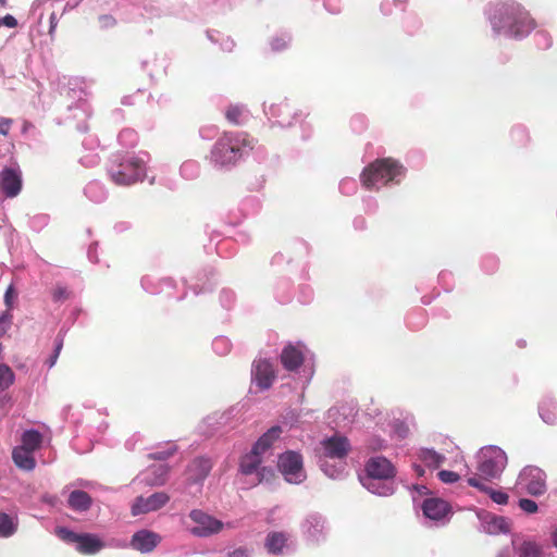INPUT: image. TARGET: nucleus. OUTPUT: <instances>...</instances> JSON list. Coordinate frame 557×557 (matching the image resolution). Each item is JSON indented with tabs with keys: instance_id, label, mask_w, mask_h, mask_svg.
<instances>
[{
	"instance_id": "20",
	"label": "nucleus",
	"mask_w": 557,
	"mask_h": 557,
	"mask_svg": "<svg viewBox=\"0 0 557 557\" xmlns=\"http://www.w3.org/2000/svg\"><path fill=\"white\" fill-rule=\"evenodd\" d=\"M264 457L258 451H256L253 448H251L250 453L244 455L240 458L239 461V471L244 475H251L256 474L257 471L260 469L261 463L263 461Z\"/></svg>"
},
{
	"instance_id": "26",
	"label": "nucleus",
	"mask_w": 557,
	"mask_h": 557,
	"mask_svg": "<svg viewBox=\"0 0 557 557\" xmlns=\"http://www.w3.org/2000/svg\"><path fill=\"white\" fill-rule=\"evenodd\" d=\"M42 443V435L36 430L25 431L22 435V447L32 451L37 450Z\"/></svg>"
},
{
	"instance_id": "6",
	"label": "nucleus",
	"mask_w": 557,
	"mask_h": 557,
	"mask_svg": "<svg viewBox=\"0 0 557 557\" xmlns=\"http://www.w3.org/2000/svg\"><path fill=\"white\" fill-rule=\"evenodd\" d=\"M57 535L65 543L75 544L76 550L83 555H95L104 547L103 541L92 533H75L67 528H58Z\"/></svg>"
},
{
	"instance_id": "49",
	"label": "nucleus",
	"mask_w": 557,
	"mask_h": 557,
	"mask_svg": "<svg viewBox=\"0 0 557 557\" xmlns=\"http://www.w3.org/2000/svg\"><path fill=\"white\" fill-rule=\"evenodd\" d=\"M414 468H416V471H417V473H418L419 475H422V474L424 473V470L422 469V467H421V466H416Z\"/></svg>"
},
{
	"instance_id": "21",
	"label": "nucleus",
	"mask_w": 557,
	"mask_h": 557,
	"mask_svg": "<svg viewBox=\"0 0 557 557\" xmlns=\"http://www.w3.org/2000/svg\"><path fill=\"white\" fill-rule=\"evenodd\" d=\"M32 450L22 446L15 447L12 451V459L20 469L30 471L36 467V460Z\"/></svg>"
},
{
	"instance_id": "18",
	"label": "nucleus",
	"mask_w": 557,
	"mask_h": 557,
	"mask_svg": "<svg viewBox=\"0 0 557 557\" xmlns=\"http://www.w3.org/2000/svg\"><path fill=\"white\" fill-rule=\"evenodd\" d=\"M422 510L425 517L432 520H441L448 511V504L440 498H428L423 502Z\"/></svg>"
},
{
	"instance_id": "36",
	"label": "nucleus",
	"mask_w": 557,
	"mask_h": 557,
	"mask_svg": "<svg viewBox=\"0 0 557 557\" xmlns=\"http://www.w3.org/2000/svg\"><path fill=\"white\" fill-rule=\"evenodd\" d=\"M69 292L63 286H57L52 292V298L54 301H64L69 298Z\"/></svg>"
},
{
	"instance_id": "45",
	"label": "nucleus",
	"mask_w": 557,
	"mask_h": 557,
	"mask_svg": "<svg viewBox=\"0 0 557 557\" xmlns=\"http://www.w3.org/2000/svg\"><path fill=\"white\" fill-rule=\"evenodd\" d=\"M271 45L274 50H282L286 48L287 42L283 38H275Z\"/></svg>"
},
{
	"instance_id": "5",
	"label": "nucleus",
	"mask_w": 557,
	"mask_h": 557,
	"mask_svg": "<svg viewBox=\"0 0 557 557\" xmlns=\"http://www.w3.org/2000/svg\"><path fill=\"white\" fill-rule=\"evenodd\" d=\"M110 176L114 184L128 186L144 180L145 162L137 157H127L117 163V168L110 169Z\"/></svg>"
},
{
	"instance_id": "11",
	"label": "nucleus",
	"mask_w": 557,
	"mask_h": 557,
	"mask_svg": "<svg viewBox=\"0 0 557 557\" xmlns=\"http://www.w3.org/2000/svg\"><path fill=\"white\" fill-rule=\"evenodd\" d=\"M351 449L347 437L335 434L321 442L322 455L331 459H344Z\"/></svg>"
},
{
	"instance_id": "39",
	"label": "nucleus",
	"mask_w": 557,
	"mask_h": 557,
	"mask_svg": "<svg viewBox=\"0 0 557 557\" xmlns=\"http://www.w3.org/2000/svg\"><path fill=\"white\" fill-rule=\"evenodd\" d=\"M99 23L102 28L113 27L116 23L115 18L111 15H101L99 17Z\"/></svg>"
},
{
	"instance_id": "29",
	"label": "nucleus",
	"mask_w": 557,
	"mask_h": 557,
	"mask_svg": "<svg viewBox=\"0 0 557 557\" xmlns=\"http://www.w3.org/2000/svg\"><path fill=\"white\" fill-rule=\"evenodd\" d=\"M14 381V374L12 370L5 366H0V391L8 388Z\"/></svg>"
},
{
	"instance_id": "51",
	"label": "nucleus",
	"mask_w": 557,
	"mask_h": 557,
	"mask_svg": "<svg viewBox=\"0 0 557 557\" xmlns=\"http://www.w3.org/2000/svg\"><path fill=\"white\" fill-rule=\"evenodd\" d=\"M0 4L1 5H5L7 4V0H0Z\"/></svg>"
},
{
	"instance_id": "35",
	"label": "nucleus",
	"mask_w": 557,
	"mask_h": 557,
	"mask_svg": "<svg viewBox=\"0 0 557 557\" xmlns=\"http://www.w3.org/2000/svg\"><path fill=\"white\" fill-rule=\"evenodd\" d=\"M519 507L527 513H534L537 511V504L529 498H521L519 500Z\"/></svg>"
},
{
	"instance_id": "27",
	"label": "nucleus",
	"mask_w": 557,
	"mask_h": 557,
	"mask_svg": "<svg viewBox=\"0 0 557 557\" xmlns=\"http://www.w3.org/2000/svg\"><path fill=\"white\" fill-rule=\"evenodd\" d=\"M419 457L430 468H438L445 461L443 455L432 449H422Z\"/></svg>"
},
{
	"instance_id": "41",
	"label": "nucleus",
	"mask_w": 557,
	"mask_h": 557,
	"mask_svg": "<svg viewBox=\"0 0 557 557\" xmlns=\"http://www.w3.org/2000/svg\"><path fill=\"white\" fill-rule=\"evenodd\" d=\"M13 121L11 119L2 117L0 119V134L7 136L11 128Z\"/></svg>"
},
{
	"instance_id": "50",
	"label": "nucleus",
	"mask_w": 557,
	"mask_h": 557,
	"mask_svg": "<svg viewBox=\"0 0 557 557\" xmlns=\"http://www.w3.org/2000/svg\"><path fill=\"white\" fill-rule=\"evenodd\" d=\"M554 544L557 547V531L554 533Z\"/></svg>"
},
{
	"instance_id": "48",
	"label": "nucleus",
	"mask_w": 557,
	"mask_h": 557,
	"mask_svg": "<svg viewBox=\"0 0 557 557\" xmlns=\"http://www.w3.org/2000/svg\"><path fill=\"white\" fill-rule=\"evenodd\" d=\"M541 416H542V418H543V420H544L545 422H547V423H552V422H554V417H552L550 414H547V416H546V414L544 413V408H543V407H541Z\"/></svg>"
},
{
	"instance_id": "46",
	"label": "nucleus",
	"mask_w": 557,
	"mask_h": 557,
	"mask_svg": "<svg viewBox=\"0 0 557 557\" xmlns=\"http://www.w3.org/2000/svg\"><path fill=\"white\" fill-rule=\"evenodd\" d=\"M49 22H50L49 34L52 36L54 34V32H55L57 26H58V17H57V14L54 12L51 13Z\"/></svg>"
},
{
	"instance_id": "25",
	"label": "nucleus",
	"mask_w": 557,
	"mask_h": 557,
	"mask_svg": "<svg viewBox=\"0 0 557 557\" xmlns=\"http://www.w3.org/2000/svg\"><path fill=\"white\" fill-rule=\"evenodd\" d=\"M513 545L518 557H542L541 547L535 542L524 541L518 546Z\"/></svg>"
},
{
	"instance_id": "10",
	"label": "nucleus",
	"mask_w": 557,
	"mask_h": 557,
	"mask_svg": "<svg viewBox=\"0 0 557 557\" xmlns=\"http://www.w3.org/2000/svg\"><path fill=\"white\" fill-rule=\"evenodd\" d=\"M170 500V496L165 492H156L147 497L138 496L132 505V515L139 516L151 511L159 510Z\"/></svg>"
},
{
	"instance_id": "8",
	"label": "nucleus",
	"mask_w": 557,
	"mask_h": 557,
	"mask_svg": "<svg viewBox=\"0 0 557 557\" xmlns=\"http://www.w3.org/2000/svg\"><path fill=\"white\" fill-rule=\"evenodd\" d=\"M189 518L196 523V527L190 529V533L198 537L216 534L223 529L222 521L199 509L191 510Z\"/></svg>"
},
{
	"instance_id": "9",
	"label": "nucleus",
	"mask_w": 557,
	"mask_h": 557,
	"mask_svg": "<svg viewBox=\"0 0 557 557\" xmlns=\"http://www.w3.org/2000/svg\"><path fill=\"white\" fill-rule=\"evenodd\" d=\"M546 475L537 467H525L519 475V483L531 495H541L546 491Z\"/></svg>"
},
{
	"instance_id": "42",
	"label": "nucleus",
	"mask_w": 557,
	"mask_h": 557,
	"mask_svg": "<svg viewBox=\"0 0 557 557\" xmlns=\"http://www.w3.org/2000/svg\"><path fill=\"white\" fill-rule=\"evenodd\" d=\"M249 550L246 547H238L227 554V557H248Z\"/></svg>"
},
{
	"instance_id": "32",
	"label": "nucleus",
	"mask_w": 557,
	"mask_h": 557,
	"mask_svg": "<svg viewBox=\"0 0 557 557\" xmlns=\"http://www.w3.org/2000/svg\"><path fill=\"white\" fill-rule=\"evenodd\" d=\"M152 472L156 474V478L151 480V484L153 485H162L166 480V475L169 473V467L165 465H160L152 469Z\"/></svg>"
},
{
	"instance_id": "33",
	"label": "nucleus",
	"mask_w": 557,
	"mask_h": 557,
	"mask_svg": "<svg viewBox=\"0 0 557 557\" xmlns=\"http://www.w3.org/2000/svg\"><path fill=\"white\" fill-rule=\"evenodd\" d=\"M257 481L255 484L262 483L263 481L272 480L275 474L272 468L269 467H260V469L256 473Z\"/></svg>"
},
{
	"instance_id": "1",
	"label": "nucleus",
	"mask_w": 557,
	"mask_h": 557,
	"mask_svg": "<svg viewBox=\"0 0 557 557\" xmlns=\"http://www.w3.org/2000/svg\"><path fill=\"white\" fill-rule=\"evenodd\" d=\"M491 23L496 33L504 32L513 37L524 36L535 27L529 12L515 1L497 4Z\"/></svg>"
},
{
	"instance_id": "14",
	"label": "nucleus",
	"mask_w": 557,
	"mask_h": 557,
	"mask_svg": "<svg viewBox=\"0 0 557 557\" xmlns=\"http://www.w3.org/2000/svg\"><path fill=\"white\" fill-rule=\"evenodd\" d=\"M369 479L389 480L395 476V468L385 457L376 456L370 458L364 467Z\"/></svg>"
},
{
	"instance_id": "22",
	"label": "nucleus",
	"mask_w": 557,
	"mask_h": 557,
	"mask_svg": "<svg viewBox=\"0 0 557 557\" xmlns=\"http://www.w3.org/2000/svg\"><path fill=\"white\" fill-rule=\"evenodd\" d=\"M288 537V534L285 532H270L267 535L264 546L270 554H282Z\"/></svg>"
},
{
	"instance_id": "44",
	"label": "nucleus",
	"mask_w": 557,
	"mask_h": 557,
	"mask_svg": "<svg viewBox=\"0 0 557 557\" xmlns=\"http://www.w3.org/2000/svg\"><path fill=\"white\" fill-rule=\"evenodd\" d=\"M16 296L15 294V290L12 286H9L7 292H5V295H4V301L7 304V306H11V302L13 300V298Z\"/></svg>"
},
{
	"instance_id": "38",
	"label": "nucleus",
	"mask_w": 557,
	"mask_h": 557,
	"mask_svg": "<svg viewBox=\"0 0 557 557\" xmlns=\"http://www.w3.org/2000/svg\"><path fill=\"white\" fill-rule=\"evenodd\" d=\"M62 347H63V341L62 339H58L57 343H55L53 355L47 360V363H48V366L50 368L55 364L57 359H58V357L60 355V351H61Z\"/></svg>"
},
{
	"instance_id": "4",
	"label": "nucleus",
	"mask_w": 557,
	"mask_h": 557,
	"mask_svg": "<svg viewBox=\"0 0 557 557\" xmlns=\"http://www.w3.org/2000/svg\"><path fill=\"white\" fill-rule=\"evenodd\" d=\"M506 465L507 456L503 449L496 446L483 448L478 465L479 479L490 481L499 478Z\"/></svg>"
},
{
	"instance_id": "31",
	"label": "nucleus",
	"mask_w": 557,
	"mask_h": 557,
	"mask_svg": "<svg viewBox=\"0 0 557 557\" xmlns=\"http://www.w3.org/2000/svg\"><path fill=\"white\" fill-rule=\"evenodd\" d=\"M244 113V109L239 106H230L225 112V117L228 122L238 125L240 124V117Z\"/></svg>"
},
{
	"instance_id": "13",
	"label": "nucleus",
	"mask_w": 557,
	"mask_h": 557,
	"mask_svg": "<svg viewBox=\"0 0 557 557\" xmlns=\"http://www.w3.org/2000/svg\"><path fill=\"white\" fill-rule=\"evenodd\" d=\"M22 186V174L17 169L4 168L0 172V191L5 197H16L21 193Z\"/></svg>"
},
{
	"instance_id": "28",
	"label": "nucleus",
	"mask_w": 557,
	"mask_h": 557,
	"mask_svg": "<svg viewBox=\"0 0 557 557\" xmlns=\"http://www.w3.org/2000/svg\"><path fill=\"white\" fill-rule=\"evenodd\" d=\"M16 531V524L7 513H0V537H9Z\"/></svg>"
},
{
	"instance_id": "19",
	"label": "nucleus",
	"mask_w": 557,
	"mask_h": 557,
	"mask_svg": "<svg viewBox=\"0 0 557 557\" xmlns=\"http://www.w3.org/2000/svg\"><path fill=\"white\" fill-rule=\"evenodd\" d=\"M282 433L281 426H272L255 443L252 448L263 457L270 451L273 443L278 440Z\"/></svg>"
},
{
	"instance_id": "16",
	"label": "nucleus",
	"mask_w": 557,
	"mask_h": 557,
	"mask_svg": "<svg viewBox=\"0 0 557 557\" xmlns=\"http://www.w3.org/2000/svg\"><path fill=\"white\" fill-rule=\"evenodd\" d=\"M281 363L287 371H297L305 361L302 350L293 344L286 345L281 354Z\"/></svg>"
},
{
	"instance_id": "40",
	"label": "nucleus",
	"mask_w": 557,
	"mask_h": 557,
	"mask_svg": "<svg viewBox=\"0 0 557 557\" xmlns=\"http://www.w3.org/2000/svg\"><path fill=\"white\" fill-rule=\"evenodd\" d=\"M367 487H368L371 492H373V493H377L379 495H384V496H385V495H389V494H392V493H393V488H392V486H391V485H387V484H384V485L382 486V490H381V491H376V490L374 488V483H370V484H368V485H367Z\"/></svg>"
},
{
	"instance_id": "2",
	"label": "nucleus",
	"mask_w": 557,
	"mask_h": 557,
	"mask_svg": "<svg viewBox=\"0 0 557 557\" xmlns=\"http://www.w3.org/2000/svg\"><path fill=\"white\" fill-rule=\"evenodd\" d=\"M405 168L392 158L377 159L370 163L361 173L362 185L367 189L379 188L389 182L398 183V177L405 175Z\"/></svg>"
},
{
	"instance_id": "12",
	"label": "nucleus",
	"mask_w": 557,
	"mask_h": 557,
	"mask_svg": "<svg viewBox=\"0 0 557 557\" xmlns=\"http://www.w3.org/2000/svg\"><path fill=\"white\" fill-rule=\"evenodd\" d=\"M252 381L261 389H268L272 386L276 374L273 364L267 359H258L252 363Z\"/></svg>"
},
{
	"instance_id": "43",
	"label": "nucleus",
	"mask_w": 557,
	"mask_h": 557,
	"mask_svg": "<svg viewBox=\"0 0 557 557\" xmlns=\"http://www.w3.org/2000/svg\"><path fill=\"white\" fill-rule=\"evenodd\" d=\"M2 25H5L7 27H15L17 25V21L12 15H5L3 18H1Z\"/></svg>"
},
{
	"instance_id": "34",
	"label": "nucleus",
	"mask_w": 557,
	"mask_h": 557,
	"mask_svg": "<svg viewBox=\"0 0 557 557\" xmlns=\"http://www.w3.org/2000/svg\"><path fill=\"white\" fill-rule=\"evenodd\" d=\"M438 479L443 483H455L459 480V474L454 471L442 470L437 473Z\"/></svg>"
},
{
	"instance_id": "3",
	"label": "nucleus",
	"mask_w": 557,
	"mask_h": 557,
	"mask_svg": "<svg viewBox=\"0 0 557 557\" xmlns=\"http://www.w3.org/2000/svg\"><path fill=\"white\" fill-rule=\"evenodd\" d=\"M244 147L252 149V140L246 133H225L211 151L212 160L220 165L234 164L242 158Z\"/></svg>"
},
{
	"instance_id": "15",
	"label": "nucleus",
	"mask_w": 557,
	"mask_h": 557,
	"mask_svg": "<svg viewBox=\"0 0 557 557\" xmlns=\"http://www.w3.org/2000/svg\"><path fill=\"white\" fill-rule=\"evenodd\" d=\"M160 541L161 536L159 534L148 530H140L133 535L131 545L136 550L149 553L157 547Z\"/></svg>"
},
{
	"instance_id": "30",
	"label": "nucleus",
	"mask_w": 557,
	"mask_h": 557,
	"mask_svg": "<svg viewBox=\"0 0 557 557\" xmlns=\"http://www.w3.org/2000/svg\"><path fill=\"white\" fill-rule=\"evenodd\" d=\"M488 531L507 533L509 532V523L503 517H494L488 523Z\"/></svg>"
},
{
	"instance_id": "7",
	"label": "nucleus",
	"mask_w": 557,
	"mask_h": 557,
	"mask_svg": "<svg viewBox=\"0 0 557 557\" xmlns=\"http://www.w3.org/2000/svg\"><path fill=\"white\" fill-rule=\"evenodd\" d=\"M277 467L289 483L299 484L306 479L302 457L296 451L289 450L282 454L278 458Z\"/></svg>"
},
{
	"instance_id": "47",
	"label": "nucleus",
	"mask_w": 557,
	"mask_h": 557,
	"mask_svg": "<svg viewBox=\"0 0 557 557\" xmlns=\"http://www.w3.org/2000/svg\"><path fill=\"white\" fill-rule=\"evenodd\" d=\"M9 324V319H7L4 315L0 317V337L5 333Z\"/></svg>"
},
{
	"instance_id": "37",
	"label": "nucleus",
	"mask_w": 557,
	"mask_h": 557,
	"mask_svg": "<svg viewBox=\"0 0 557 557\" xmlns=\"http://www.w3.org/2000/svg\"><path fill=\"white\" fill-rule=\"evenodd\" d=\"M175 450H176L175 446H172L170 449L160 450V451H156L153 454H150L149 457L152 458V459L165 460L169 457H171L175 453Z\"/></svg>"
},
{
	"instance_id": "24",
	"label": "nucleus",
	"mask_w": 557,
	"mask_h": 557,
	"mask_svg": "<svg viewBox=\"0 0 557 557\" xmlns=\"http://www.w3.org/2000/svg\"><path fill=\"white\" fill-rule=\"evenodd\" d=\"M468 484L470 486L476 487L480 491L486 492L490 494L493 502L499 505H505L508 503V495L500 491H494L490 487H487L481 479H479L476 475L471 476L468 479Z\"/></svg>"
},
{
	"instance_id": "23",
	"label": "nucleus",
	"mask_w": 557,
	"mask_h": 557,
	"mask_svg": "<svg viewBox=\"0 0 557 557\" xmlns=\"http://www.w3.org/2000/svg\"><path fill=\"white\" fill-rule=\"evenodd\" d=\"M67 504L75 511H86L90 508L92 499L87 492L75 490L69 495Z\"/></svg>"
},
{
	"instance_id": "17",
	"label": "nucleus",
	"mask_w": 557,
	"mask_h": 557,
	"mask_svg": "<svg viewBox=\"0 0 557 557\" xmlns=\"http://www.w3.org/2000/svg\"><path fill=\"white\" fill-rule=\"evenodd\" d=\"M212 469V461L209 458H195L188 466L189 480L194 483L203 481Z\"/></svg>"
}]
</instances>
